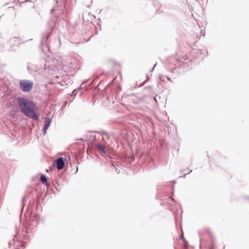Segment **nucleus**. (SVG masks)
Masks as SVG:
<instances>
[{
	"instance_id": "24",
	"label": "nucleus",
	"mask_w": 249,
	"mask_h": 249,
	"mask_svg": "<svg viewBox=\"0 0 249 249\" xmlns=\"http://www.w3.org/2000/svg\"><path fill=\"white\" fill-rule=\"evenodd\" d=\"M157 4H159V5L160 4V3H158V2H157Z\"/></svg>"
},
{
	"instance_id": "13",
	"label": "nucleus",
	"mask_w": 249,
	"mask_h": 249,
	"mask_svg": "<svg viewBox=\"0 0 249 249\" xmlns=\"http://www.w3.org/2000/svg\"><path fill=\"white\" fill-rule=\"evenodd\" d=\"M200 53L201 54H203L205 55H206L208 54L207 51H206L205 50H201L200 51Z\"/></svg>"
},
{
	"instance_id": "1",
	"label": "nucleus",
	"mask_w": 249,
	"mask_h": 249,
	"mask_svg": "<svg viewBox=\"0 0 249 249\" xmlns=\"http://www.w3.org/2000/svg\"><path fill=\"white\" fill-rule=\"evenodd\" d=\"M18 105L20 109H36L37 107L34 103L28 99L22 97L18 98Z\"/></svg>"
},
{
	"instance_id": "15",
	"label": "nucleus",
	"mask_w": 249,
	"mask_h": 249,
	"mask_svg": "<svg viewBox=\"0 0 249 249\" xmlns=\"http://www.w3.org/2000/svg\"><path fill=\"white\" fill-rule=\"evenodd\" d=\"M115 169V171H116V172L117 174H119L120 173V170L119 169H117V168H116L115 167H114Z\"/></svg>"
},
{
	"instance_id": "7",
	"label": "nucleus",
	"mask_w": 249,
	"mask_h": 249,
	"mask_svg": "<svg viewBox=\"0 0 249 249\" xmlns=\"http://www.w3.org/2000/svg\"><path fill=\"white\" fill-rule=\"evenodd\" d=\"M21 112V110H11L9 115L13 119H17L18 118L17 117L18 114L20 113Z\"/></svg>"
},
{
	"instance_id": "11",
	"label": "nucleus",
	"mask_w": 249,
	"mask_h": 249,
	"mask_svg": "<svg viewBox=\"0 0 249 249\" xmlns=\"http://www.w3.org/2000/svg\"><path fill=\"white\" fill-rule=\"evenodd\" d=\"M82 89V87L81 86H80L79 88H78V89H75L74 90H73L72 91V92H71V95L72 96H75L77 94V92L79 90H80L81 89Z\"/></svg>"
},
{
	"instance_id": "21",
	"label": "nucleus",
	"mask_w": 249,
	"mask_h": 249,
	"mask_svg": "<svg viewBox=\"0 0 249 249\" xmlns=\"http://www.w3.org/2000/svg\"><path fill=\"white\" fill-rule=\"evenodd\" d=\"M79 141H83V139H79Z\"/></svg>"
},
{
	"instance_id": "3",
	"label": "nucleus",
	"mask_w": 249,
	"mask_h": 249,
	"mask_svg": "<svg viewBox=\"0 0 249 249\" xmlns=\"http://www.w3.org/2000/svg\"><path fill=\"white\" fill-rule=\"evenodd\" d=\"M34 83L32 81L28 80H21L19 82L21 89L24 92H29L32 89Z\"/></svg>"
},
{
	"instance_id": "4",
	"label": "nucleus",
	"mask_w": 249,
	"mask_h": 249,
	"mask_svg": "<svg viewBox=\"0 0 249 249\" xmlns=\"http://www.w3.org/2000/svg\"><path fill=\"white\" fill-rule=\"evenodd\" d=\"M21 111L23 113L25 116L33 120L37 121L39 119V115L35 112V110H21Z\"/></svg>"
},
{
	"instance_id": "20",
	"label": "nucleus",
	"mask_w": 249,
	"mask_h": 249,
	"mask_svg": "<svg viewBox=\"0 0 249 249\" xmlns=\"http://www.w3.org/2000/svg\"><path fill=\"white\" fill-rule=\"evenodd\" d=\"M54 10V9H52L51 10V12H53Z\"/></svg>"
},
{
	"instance_id": "2",
	"label": "nucleus",
	"mask_w": 249,
	"mask_h": 249,
	"mask_svg": "<svg viewBox=\"0 0 249 249\" xmlns=\"http://www.w3.org/2000/svg\"><path fill=\"white\" fill-rule=\"evenodd\" d=\"M51 35L50 33H45L42 34L40 47L42 52L46 55H48V53L49 52V48L47 44V39Z\"/></svg>"
},
{
	"instance_id": "19",
	"label": "nucleus",
	"mask_w": 249,
	"mask_h": 249,
	"mask_svg": "<svg viewBox=\"0 0 249 249\" xmlns=\"http://www.w3.org/2000/svg\"><path fill=\"white\" fill-rule=\"evenodd\" d=\"M25 198H23L22 199V203H23V202L25 201Z\"/></svg>"
},
{
	"instance_id": "12",
	"label": "nucleus",
	"mask_w": 249,
	"mask_h": 249,
	"mask_svg": "<svg viewBox=\"0 0 249 249\" xmlns=\"http://www.w3.org/2000/svg\"><path fill=\"white\" fill-rule=\"evenodd\" d=\"M44 69L45 70L49 69V70H53V67H52L51 65L49 64V63L47 61L46 63L44 65Z\"/></svg>"
},
{
	"instance_id": "8",
	"label": "nucleus",
	"mask_w": 249,
	"mask_h": 249,
	"mask_svg": "<svg viewBox=\"0 0 249 249\" xmlns=\"http://www.w3.org/2000/svg\"><path fill=\"white\" fill-rule=\"evenodd\" d=\"M40 180L42 183L44 184L47 185V178L43 174H41L40 176Z\"/></svg>"
},
{
	"instance_id": "14",
	"label": "nucleus",
	"mask_w": 249,
	"mask_h": 249,
	"mask_svg": "<svg viewBox=\"0 0 249 249\" xmlns=\"http://www.w3.org/2000/svg\"><path fill=\"white\" fill-rule=\"evenodd\" d=\"M192 170H190V172H189L188 173L186 174H184L182 177L180 176V178L182 177L183 178H186V175H188V174H190L191 172H192Z\"/></svg>"
},
{
	"instance_id": "5",
	"label": "nucleus",
	"mask_w": 249,
	"mask_h": 249,
	"mask_svg": "<svg viewBox=\"0 0 249 249\" xmlns=\"http://www.w3.org/2000/svg\"><path fill=\"white\" fill-rule=\"evenodd\" d=\"M55 162L56 163L57 169L58 170H60L62 169L65 165V162L64 159L62 157L58 158L55 161Z\"/></svg>"
},
{
	"instance_id": "6",
	"label": "nucleus",
	"mask_w": 249,
	"mask_h": 249,
	"mask_svg": "<svg viewBox=\"0 0 249 249\" xmlns=\"http://www.w3.org/2000/svg\"><path fill=\"white\" fill-rule=\"evenodd\" d=\"M52 122V119L49 117H46L44 118V124L43 127V133L45 135L47 133V130L50 126Z\"/></svg>"
},
{
	"instance_id": "23",
	"label": "nucleus",
	"mask_w": 249,
	"mask_h": 249,
	"mask_svg": "<svg viewBox=\"0 0 249 249\" xmlns=\"http://www.w3.org/2000/svg\"><path fill=\"white\" fill-rule=\"evenodd\" d=\"M176 182V181H173V183H175Z\"/></svg>"
},
{
	"instance_id": "22",
	"label": "nucleus",
	"mask_w": 249,
	"mask_h": 249,
	"mask_svg": "<svg viewBox=\"0 0 249 249\" xmlns=\"http://www.w3.org/2000/svg\"><path fill=\"white\" fill-rule=\"evenodd\" d=\"M202 36H205V33H204V34H202Z\"/></svg>"
},
{
	"instance_id": "10",
	"label": "nucleus",
	"mask_w": 249,
	"mask_h": 249,
	"mask_svg": "<svg viewBox=\"0 0 249 249\" xmlns=\"http://www.w3.org/2000/svg\"><path fill=\"white\" fill-rule=\"evenodd\" d=\"M48 25L49 26L50 30L52 31L55 26L54 22L53 20L51 19L48 22Z\"/></svg>"
},
{
	"instance_id": "18",
	"label": "nucleus",
	"mask_w": 249,
	"mask_h": 249,
	"mask_svg": "<svg viewBox=\"0 0 249 249\" xmlns=\"http://www.w3.org/2000/svg\"><path fill=\"white\" fill-rule=\"evenodd\" d=\"M166 78H167V79L170 81H172L171 79L168 77V76H166Z\"/></svg>"
},
{
	"instance_id": "9",
	"label": "nucleus",
	"mask_w": 249,
	"mask_h": 249,
	"mask_svg": "<svg viewBox=\"0 0 249 249\" xmlns=\"http://www.w3.org/2000/svg\"><path fill=\"white\" fill-rule=\"evenodd\" d=\"M97 148L100 152H101L104 153H106L105 147L103 145L99 144L97 145Z\"/></svg>"
},
{
	"instance_id": "16",
	"label": "nucleus",
	"mask_w": 249,
	"mask_h": 249,
	"mask_svg": "<svg viewBox=\"0 0 249 249\" xmlns=\"http://www.w3.org/2000/svg\"><path fill=\"white\" fill-rule=\"evenodd\" d=\"M156 64H155V65H154V67L151 69V71H151V72H152V71H154V68H155V66H156Z\"/></svg>"
},
{
	"instance_id": "17",
	"label": "nucleus",
	"mask_w": 249,
	"mask_h": 249,
	"mask_svg": "<svg viewBox=\"0 0 249 249\" xmlns=\"http://www.w3.org/2000/svg\"><path fill=\"white\" fill-rule=\"evenodd\" d=\"M188 242H187V241H186V242H185V244H184L185 247H187V246H188Z\"/></svg>"
}]
</instances>
